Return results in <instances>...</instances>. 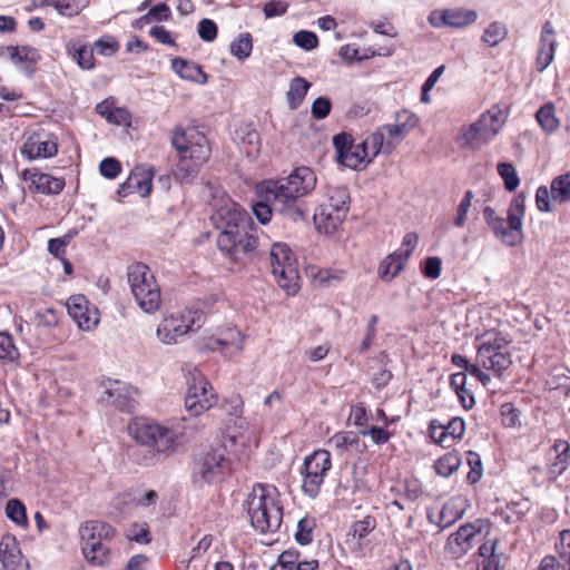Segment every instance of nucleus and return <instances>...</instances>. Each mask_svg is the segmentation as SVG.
Listing matches in <instances>:
<instances>
[{
  "label": "nucleus",
  "mask_w": 570,
  "mask_h": 570,
  "mask_svg": "<svg viewBox=\"0 0 570 570\" xmlns=\"http://www.w3.org/2000/svg\"><path fill=\"white\" fill-rule=\"evenodd\" d=\"M314 170L307 166L295 168L287 177L261 183V190L275 202L276 214L292 222L304 220L307 207L302 197L309 194L316 185Z\"/></svg>",
  "instance_id": "nucleus-1"
},
{
  "label": "nucleus",
  "mask_w": 570,
  "mask_h": 570,
  "mask_svg": "<svg viewBox=\"0 0 570 570\" xmlns=\"http://www.w3.org/2000/svg\"><path fill=\"white\" fill-rule=\"evenodd\" d=\"M170 142L180 157L173 169L175 180L181 184L191 183L198 175L200 167L210 157V147L207 137L195 128H174Z\"/></svg>",
  "instance_id": "nucleus-2"
},
{
  "label": "nucleus",
  "mask_w": 570,
  "mask_h": 570,
  "mask_svg": "<svg viewBox=\"0 0 570 570\" xmlns=\"http://www.w3.org/2000/svg\"><path fill=\"white\" fill-rule=\"evenodd\" d=\"M247 513L254 529L261 533L276 532L283 520L279 493L272 484L257 483L246 500Z\"/></svg>",
  "instance_id": "nucleus-3"
},
{
  "label": "nucleus",
  "mask_w": 570,
  "mask_h": 570,
  "mask_svg": "<svg viewBox=\"0 0 570 570\" xmlns=\"http://www.w3.org/2000/svg\"><path fill=\"white\" fill-rule=\"evenodd\" d=\"M525 213V196L515 195L508 208L507 223L494 208L487 206L483 209L484 220L495 238L507 246L514 247L523 240V217Z\"/></svg>",
  "instance_id": "nucleus-4"
},
{
  "label": "nucleus",
  "mask_w": 570,
  "mask_h": 570,
  "mask_svg": "<svg viewBox=\"0 0 570 570\" xmlns=\"http://www.w3.org/2000/svg\"><path fill=\"white\" fill-rule=\"evenodd\" d=\"M230 469L226 446L217 444L198 453L191 466V483L197 489L212 485L223 480Z\"/></svg>",
  "instance_id": "nucleus-5"
},
{
  "label": "nucleus",
  "mask_w": 570,
  "mask_h": 570,
  "mask_svg": "<svg viewBox=\"0 0 570 570\" xmlns=\"http://www.w3.org/2000/svg\"><path fill=\"white\" fill-rule=\"evenodd\" d=\"M127 281L137 305L147 314L156 313L161 293L151 269L146 264L134 263L127 268Z\"/></svg>",
  "instance_id": "nucleus-6"
},
{
  "label": "nucleus",
  "mask_w": 570,
  "mask_h": 570,
  "mask_svg": "<svg viewBox=\"0 0 570 570\" xmlns=\"http://www.w3.org/2000/svg\"><path fill=\"white\" fill-rule=\"evenodd\" d=\"M475 361L482 368L492 371L495 376H503L512 365V356L509 350L510 341L501 333L488 332L476 337Z\"/></svg>",
  "instance_id": "nucleus-7"
},
{
  "label": "nucleus",
  "mask_w": 570,
  "mask_h": 570,
  "mask_svg": "<svg viewBox=\"0 0 570 570\" xmlns=\"http://www.w3.org/2000/svg\"><path fill=\"white\" fill-rule=\"evenodd\" d=\"M507 116L499 106L484 111L469 126L462 127L458 137L461 147L480 148L491 141L502 129Z\"/></svg>",
  "instance_id": "nucleus-8"
},
{
  "label": "nucleus",
  "mask_w": 570,
  "mask_h": 570,
  "mask_svg": "<svg viewBox=\"0 0 570 570\" xmlns=\"http://www.w3.org/2000/svg\"><path fill=\"white\" fill-rule=\"evenodd\" d=\"M129 433L137 444L166 456L175 452L177 434L171 429L151 421H136L129 425Z\"/></svg>",
  "instance_id": "nucleus-9"
},
{
  "label": "nucleus",
  "mask_w": 570,
  "mask_h": 570,
  "mask_svg": "<svg viewBox=\"0 0 570 570\" xmlns=\"http://www.w3.org/2000/svg\"><path fill=\"white\" fill-rule=\"evenodd\" d=\"M272 274L275 282L287 295H295L299 288L297 261L285 243H275L269 252Z\"/></svg>",
  "instance_id": "nucleus-10"
},
{
  "label": "nucleus",
  "mask_w": 570,
  "mask_h": 570,
  "mask_svg": "<svg viewBox=\"0 0 570 570\" xmlns=\"http://www.w3.org/2000/svg\"><path fill=\"white\" fill-rule=\"evenodd\" d=\"M204 315L198 309H184L163 318L157 327L156 335L164 344H176L178 338L199 328Z\"/></svg>",
  "instance_id": "nucleus-11"
},
{
  "label": "nucleus",
  "mask_w": 570,
  "mask_h": 570,
  "mask_svg": "<svg viewBox=\"0 0 570 570\" xmlns=\"http://www.w3.org/2000/svg\"><path fill=\"white\" fill-rule=\"evenodd\" d=\"M258 245L252 223L235 230L219 232L217 236L218 249L234 262L243 261L253 253Z\"/></svg>",
  "instance_id": "nucleus-12"
},
{
  "label": "nucleus",
  "mask_w": 570,
  "mask_h": 570,
  "mask_svg": "<svg viewBox=\"0 0 570 570\" xmlns=\"http://www.w3.org/2000/svg\"><path fill=\"white\" fill-rule=\"evenodd\" d=\"M331 468V453L327 450H316L304 459L302 490L308 498L315 499L320 494Z\"/></svg>",
  "instance_id": "nucleus-13"
},
{
  "label": "nucleus",
  "mask_w": 570,
  "mask_h": 570,
  "mask_svg": "<svg viewBox=\"0 0 570 570\" xmlns=\"http://www.w3.org/2000/svg\"><path fill=\"white\" fill-rule=\"evenodd\" d=\"M215 395L212 386L204 375L198 371L191 372V382L185 397V407L190 415H200L215 404Z\"/></svg>",
  "instance_id": "nucleus-14"
},
{
  "label": "nucleus",
  "mask_w": 570,
  "mask_h": 570,
  "mask_svg": "<svg viewBox=\"0 0 570 570\" xmlns=\"http://www.w3.org/2000/svg\"><path fill=\"white\" fill-rule=\"evenodd\" d=\"M58 153L57 136L45 129L30 132L21 148V155L28 160L51 158Z\"/></svg>",
  "instance_id": "nucleus-15"
},
{
  "label": "nucleus",
  "mask_w": 570,
  "mask_h": 570,
  "mask_svg": "<svg viewBox=\"0 0 570 570\" xmlns=\"http://www.w3.org/2000/svg\"><path fill=\"white\" fill-rule=\"evenodd\" d=\"M138 390L119 381H109L99 400L121 412L131 413L138 404Z\"/></svg>",
  "instance_id": "nucleus-16"
},
{
  "label": "nucleus",
  "mask_w": 570,
  "mask_h": 570,
  "mask_svg": "<svg viewBox=\"0 0 570 570\" xmlns=\"http://www.w3.org/2000/svg\"><path fill=\"white\" fill-rule=\"evenodd\" d=\"M210 220L220 232L235 230L236 228H242V226L250 224L247 213L232 200L226 202L217 208L210 216Z\"/></svg>",
  "instance_id": "nucleus-17"
},
{
  "label": "nucleus",
  "mask_w": 570,
  "mask_h": 570,
  "mask_svg": "<svg viewBox=\"0 0 570 570\" xmlns=\"http://www.w3.org/2000/svg\"><path fill=\"white\" fill-rule=\"evenodd\" d=\"M481 532V527L473 523L461 525L452 533L445 544L446 551L455 559L463 557L472 549L475 537Z\"/></svg>",
  "instance_id": "nucleus-18"
},
{
  "label": "nucleus",
  "mask_w": 570,
  "mask_h": 570,
  "mask_svg": "<svg viewBox=\"0 0 570 570\" xmlns=\"http://www.w3.org/2000/svg\"><path fill=\"white\" fill-rule=\"evenodd\" d=\"M21 178L30 183L32 191L45 195H57L62 191L66 185L63 178L53 177L37 169H24L21 173Z\"/></svg>",
  "instance_id": "nucleus-19"
},
{
  "label": "nucleus",
  "mask_w": 570,
  "mask_h": 570,
  "mask_svg": "<svg viewBox=\"0 0 570 570\" xmlns=\"http://www.w3.org/2000/svg\"><path fill=\"white\" fill-rule=\"evenodd\" d=\"M68 314L79 328L90 331L98 324L97 311L89 307V302L82 295L72 296L67 302Z\"/></svg>",
  "instance_id": "nucleus-20"
},
{
  "label": "nucleus",
  "mask_w": 570,
  "mask_h": 570,
  "mask_svg": "<svg viewBox=\"0 0 570 570\" xmlns=\"http://www.w3.org/2000/svg\"><path fill=\"white\" fill-rule=\"evenodd\" d=\"M0 561L2 570H29V563L23 558L17 539L10 534L2 537L0 541Z\"/></svg>",
  "instance_id": "nucleus-21"
},
{
  "label": "nucleus",
  "mask_w": 570,
  "mask_h": 570,
  "mask_svg": "<svg viewBox=\"0 0 570 570\" xmlns=\"http://www.w3.org/2000/svg\"><path fill=\"white\" fill-rule=\"evenodd\" d=\"M376 521L373 517H365L355 521L347 534L346 543L352 551L363 553L370 550L367 535L375 529Z\"/></svg>",
  "instance_id": "nucleus-22"
},
{
  "label": "nucleus",
  "mask_w": 570,
  "mask_h": 570,
  "mask_svg": "<svg viewBox=\"0 0 570 570\" xmlns=\"http://www.w3.org/2000/svg\"><path fill=\"white\" fill-rule=\"evenodd\" d=\"M558 559L554 556H546L538 567V570H570V530L560 532L559 540L556 543Z\"/></svg>",
  "instance_id": "nucleus-23"
},
{
  "label": "nucleus",
  "mask_w": 570,
  "mask_h": 570,
  "mask_svg": "<svg viewBox=\"0 0 570 570\" xmlns=\"http://www.w3.org/2000/svg\"><path fill=\"white\" fill-rule=\"evenodd\" d=\"M347 213L332 205H321L314 213L313 219L318 232L326 235L335 233L346 218Z\"/></svg>",
  "instance_id": "nucleus-24"
},
{
  "label": "nucleus",
  "mask_w": 570,
  "mask_h": 570,
  "mask_svg": "<svg viewBox=\"0 0 570 570\" xmlns=\"http://www.w3.org/2000/svg\"><path fill=\"white\" fill-rule=\"evenodd\" d=\"M554 28L550 21H547L541 30L540 46L535 59V68L542 72L554 59L557 41L554 39Z\"/></svg>",
  "instance_id": "nucleus-25"
},
{
  "label": "nucleus",
  "mask_w": 570,
  "mask_h": 570,
  "mask_svg": "<svg viewBox=\"0 0 570 570\" xmlns=\"http://www.w3.org/2000/svg\"><path fill=\"white\" fill-rule=\"evenodd\" d=\"M115 533L116 531L110 524L98 520L86 521L79 528L81 544L110 540L115 537Z\"/></svg>",
  "instance_id": "nucleus-26"
},
{
  "label": "nucleus",
  "mask_w": 570,
  "mask_h": 570,
  "mask_svg": "<svg viewBox=\"0 0 570 570\" xmlns=\"http://www.w3.org/2000/svg\"><path fill=\"white\" fill-rule=\"evenodd\" d=\"M171 69L181 79L205 85L208 81L207 73L203 68L194 61L186 60L180 57L171 59Z\"/></svg>",
  "instance_id": "nucleus-27"
},
{
  "label": "nucleus",
  "mask_w": 570,
  "mask_h": 570,
  "mask_svg": "<svg viewBox=\"0 0 570 570\" xmlns=\"http://www.w3.org/2000/svg\"><path fill=\"white\" fill-rule=\"evenodd\" d=\"M67 52L72 60L83 70H91L95 67L94 49L77 40L67 43Z\"/></svg>",
  "instance_id": "nucleus-28"
},
{
  "label": "nucleus",
  "mask_w": 570,
  "mask_h": 570,
  "mask_svg": "<svg viewBox=\"0 0 570 570\" xmlns=\"http://www.w3.org/2000/svg\"><path fill=\"white\" fill-rule=\"evenodd\" d=\"M258 200L253 205V214L261 224H267L272 219L273 213H276L275 202L267 197V193L261 190V183L256 186Z\"/></svg>",
  "instance_id": "nucleus-29"
},
{
  "label": "nucleus",
  "mask_w": 570,
  "mask_h": 570,
  "mask_svg": "<svg viewBox=\"0 0 570 570\" xmlns=\"http://www.w3.org/2000/svg\"><path fill=\"white\" fill-rule=\"evenodd\" d=\"M556 458L550 465V473L561 475L570 465V444L564 440H556L553 446Z\"/></svg>",
  "instance_id": "nucleus-30"
},
{
  "label": "nucleus",
  "mask_w": 570,
  "mask_h": 570,
  "mask_svg": "<svg viewBox=\"0 0 570 570\" xmlns=\"http://www.w3.org/2000/svg\"><path fill=\"white\" fill-rule=\"evenodd\" d=\"M362 147L370 151V159H374L379 154H390L393 150L392 141L385 140V132L382 128L371 134L363 142Z\"/></svg>",
  "instance_id": "nucleus-31"
},
{
  "label": "nucleus",
  "mask_w": 570,
  "mask_h": 570,
  "mask_svg": "<svg viewBox=\"0 0 570 570\" xmlns=\"http://www.w3.org/2000/svg\"><path fill=\"white\" fill-rule=\"evenodd\" d=\"M41 4L55 8L61 16L75 17L89 6V0H41Z\"/></svg>",
  "instance_id": "nucleus-32"
},
{
  "label": "nucleus",
  "mask_w": 570,
  "mask_h": 570,
  "mask_svg": "<svg viewBox=\"0 0 570 570\" xmlns=\"http://www.w3.org/2000/svg\"><path fill=\"white\" fill-rule=\"evenodd\" d=\"M311 83L303 77H295L289 82V88L286 94L288 107L293 110L297 109L303 102Z\"/></svg>",
  "instance_id": "nucleus-33"
},
{
  "label": "nucleus",
  "mask_w": 570,
  "mask_h": 570,
  "mask_svg": "<svg viewBox=\"0 0 570 570\" xmlns=\"http://www.w3.org/2000/svg\"><path fill=\"white\" fill-rule=\"evenodd\" d=\"M535 119L541 129L550 135L558 130L560 121L556 116L554 105L552 102L544 104L535 112Z\"/></svg>",
  "instance_id": "nucleus-34"
},
{
  "label": "nucleus",
  "mask_w": 570,
  "mask_h": 570,
  "mask_svg": "<svg viewBox=\"0 0 570 570\" xmlns=\"http://www.w3.org/2000/svg\"><path fill=\"white\" fill-rule=\"evenodd\" d=\"M7 50L9 51L10 59L17 66H20V65H27V67L33 66L41 58L39 51L36 48L29 47V46H21V47L10 46L7 48Z\"/></svg>",
  "instance_id": "nucleus-35"
},
{
  "label": "nucleus",
  "mask_w": 570,
  "mask_h": 570,
  "mask_svg": "<svg viewBox=\"0 0 570 570\" xmlns=\"http://www.w3.org/2000/svg\"><path fill=\"white\" fill-rule=\"evenodd\" d=\"M406 262L394 252L383 259L379 265V276L383 281H391L396 277L404 268Z\"/></svg>",
  "instance_id": "nucleus-36"
},
{
  "label": "nucleus",
  "mask_w": 570,
  "mask_h": 570,
  "mask_svg": "<svg viewBox=\"0 0 570 570\" xmlns=\"http://www.w3.org/2000/svg\"><path fill=\"white\" fill-rule=\"evenodd\" d=\"M242 343L240 332L235 328H228L220 337L210 338L207 346L213 351L232 347L236 352H240L243 348Z\"/></svg>",
  "instance_id": "nucleus-37"
},
{
  "label": "nucleus",
  "mask_w": 570,
  "mask_h": 570,
  "mask_svg": "<svg viewBox=\"0 0 570 570\" xmlns=\"http://www.w3.org/2000/svg\"><path fill=\"white\" fill-rule=\"evenodd\" d=\"M82 554L88 562L95 566H104L108 561L109 549L99 541L81 544Z\"/></svg>",
  "instance_id": "nucleus-38"
},
{
  "label": "nucleus",
  "mask_w": 570,
  "mask_h": 570,
  "mask_svg": "<svg viewBox=\"0 0 570 570\" xmlns=\"http://www.w3.org/2000/svg\"><path fill=\"white\" fill-rule=\"evenodd\" d=\"M478 19V12L472 9L452 8L448 9V20L450 28H464L473 24Z\"/></svg>",
  "instance_id": "nucleus-39"
},
{
  "label": "nucleus",
  "mask_w": 570,
  "mask_h": 570,
  "mask_svg": "<svg viewBox=\"0 0 570 570\" xmlns=\"http://www.w3.org/2000/svg\"><path fill=\"white\" fill-rule=\"evenodd\" d=\"M551 198L553 202L563 204L570 202V171L562 174L551 181Z\"/></svg>",
  "instance_id": "nucleus-40"
},
{
  "label": "nucleus",
  "mask_w": 570,
  "mask_h": 570,
  "mask_svg": "<svg viewBox=\"0 0 570 570\" xmlns=\"http://www.w3.org/2000/svg\"><path fill=\"white\" fill-rule=\"evenodd\" d=\"M337 161L351 169H358L360 165L367 159V161H372L370 159V151H366L364 147H362V142L352 146V149H350L345 155L343 156H336Z\"/></svg>",
  "instance_id": "nucleus-41"
},
{
  "label": "nucleus",
  "mask_w": 570,
  "mask_h": 570,
  "mask_svg": "<svg viewBox=\"0 0 570 570\" xmlns=\"http://www.w3.org/2000/svg\"><path fill=\"white\" fill-rule=\"evenodd\" d=\"M508 36V28L505 23L501 21L491 22L485 29L481 37V40L488 47H495L502 42Z\"/></svg>",
  "instance_id": "nucleus-42"
},
{
  "label": "nucleus",
  "mask_w": 570,
  "mask_h": 570,
  "mask_svg": "<svg viewBox=\"0 0 570 570\" xmlns=\"http://www.w3.org/2000/svg\"><path fill=\"white\" fill-rule=\"evenodd\" d=\"M461 465L460 454L455 451L449 452L441 456L434 463L436 473L441 476L448 478L454 473Z\"/></svg>",
  "instance_id": "nucleus-43"
},
{
  "label": "nucleus",
  "mask_w": 570,
  "mask_h": 570,
  "mask_svg": "<svg viewBox=\"0 0 570 570\" xmlns=\"http://www.w3.org/2000/svg\"><path fill=\"white\" fill-rule=\"evenodd\" d=\"M322 205H332L335 209H343L345 213L348 212L350 205V193L344 186L328 187L327 199Z\"/></svg>",
  "instance_id": "nucleus-44"
},
{
  "label": "nucleus",
  "mask_w": 570,
  "mask_h": 570,
  "mask_svg": "<svg viewBox=\"0 0 570 570\" xmlns=\"http://www.w3.org/2000/svg\"><path fill=\"white\" fill-rule=\"evenodd\" d=\"M230 53L238 60L247 59L253 50V37L249 32H243L230 43Z\"/></svg>",
  "instance_id": "nucleus-45"
},
{
  "label": "nucleus",
  "mask_w": 570,
  "mask_h": 570,
  "mask_svg": "<svg viewBox=\"0 0 570 570\" xmlns=\"http://www.w3.org/2000/svg\"><path fill=\"white\" fill-rule=\"evenodd\" d=\"M316 525L315 519L312 517H304L297 522V530L295 532V540L301 546L309 544L313 540V530Z\"/></svg>",
  "instance_id": "nucleus-46"
},
{
  "label": "nucleus",
  "mask_w": 570,
  "mask_h": 570,
  "mask_svg": "<svg viewBox=\"0 0 570 570\" xmlns=\"http://www.w3.org/2000/svg\"><path fill=\"white\" fill-rule=\"evenodd\" d=\"M130 177L134 178V189L139 193L140 196L146 197L151 191V174L147 170L136 168L130 173Z\"/></svg>",
  "instance_id": "nucleus-47"
},
{
  "label": "nucleus",
  "mask_w": 570,
  "mask_h": 570,
  "mask_svg": "<svg viewBox=\"0 0 570 570\" xmlns=\"http://www.w3.org/2000/svg\"><path fill=\"white\" fill-rule=\"evenodd\" d=\"M464 431L465 422L462 417L455 416L449 420L442 430V433L444 434V446H450V444H446L449 439L452 441L461 439L464 434Z\"/></svg>",
  "instance_id": "nucleus-48"
},
{
  "label": "nucleus",
  "mask_w": 570,
  "mask_h": 570,
  "mask_svg": "<svg viewBox=\"0 0 570 570\" xmlns=\"http://www.w3.org/2000/svg\"><path fill=\"white\" fill-rule=\"evenodd\" d=\"M498 173L503 179L507 190L513 191L518 188L520 178L511 163H500L498 165Z\"/></svg>",
  "instance_id": "nucleus-49"
},
{
  "label": "nucleus",
  "mask_w": 570,
  "mask_h": 570,
  "mask_svg": "<svg viewBox=\"0 0 570 570\" xmlns=\"http://www.w3.org/2000/svg\"><path fill=\"white\" fill-rule=\"evenodd\" d=\"M19 357L18 348L13 343V337L8 333H0V360L3 362H14Z\"/></svg>",
  "instance_id": "nucleus-50"
},
{
  "label": "nucleus",
  "mask_w": 570,
  "mask_h": 570,
  "mask_svg": "<svg viewBox=\"0 0 570 570\" xmlns=\"http://www.w3.org/2000/svg\"><path fill=\"white\" fill-rule=\"evenodd\" d=\"M7 517L18 525L27 524V513L24 504L18 499H11L6 505Z\"/></svg>",
  "instance_id": "nucleus-51"
},
{
  "label": "nucleus",
  "mask_w": 570,
  "mask_h": 570,
  "mask_svg": "<svg viewBox=\"0 0 570 570\" xmlns=\"http://www.w3.org/2000/svg\"><path fill=\"white\" fill-rule=\"evenodd\" d=\"M501 421L505 428H518L521 425L520 410L512 403H503L500 407Z\"/></svg>",
  "instance_id": "nucleus-52"
},
{
  "label": "nucleus",
  "mask_w": 570,
  "mask_h": 570,
  "mask_svg": "<svg viewBox=\"0 0 570 570\" xmlns=\"http://www.w3.org/2000/svg\"><path fill=\"white\" fill-rule=\"evenodd\" d=\"M111 507L119 512L120 515L130 513L136 508L135 497L132 491L124 492L115 497L111 501Z\"/></svg>",
  "instance_id": "nucleus-53"
},
{
  "label": "nucleus",
  "mask_w": 570,
  "mask_h": 570,
  "mask_svg": "<svg viewBox=\"0 0 570 570\" xmlns=\"http://www.w3.org/2000/svg\"><path fill=\"white\" fill-rule=\"evenodd\" d=\"M358 436L353 432H340L332 436L330 443L336 450H348L358 446Z\"/></svg>",
  "instance_id": "nucleus-54"
},
{
  "label": "nucleus",
  "mask_w": 570,
  "mask_h": 570,
  "mask_svg": "<svg viewBox=\"0 0 570 570\" xmlns=\"http://www.w3.org/2000/svg\"><path fill=\"white\" fill-rule=\"evenodd\" d=\"M94 49L104 57L114 56L119 49V42L112 36H102L94 42Z\"/></svg>",
  "instance_id": "nucleus-55"
},
{
  "label": "nucleus",
  "mask_w": 570,
  "mask_h": 570,
  "mask_svg": "<svg viewBox=\"0 0 570 570\" xmlns=\"http://www.w3.org/2000/svg\"><path fill=\"white\" fill-rule=\"evenodd\" d=\"M473 198H474L473 191L466 190L462 200L460 202V204L458 206L456 216L453 219V225L455 227L464 226Z\"/></svg>",
  "instance_id": "nucleus-56"
},
{
  "label": "nucleus",
  "mask_w": 570,
  "mask_h": 570,
  "mask_svg": "<svg viewBox=\"0 0 570 570\" xmlns=\"http://www.w3.org/2000/svg\"><path fill=\"white\" fill-rule=\"evenodd\" d=\"M293 42L304 49V50H313L317 47L318 45V38L317 36L312 32V31H307V30H299L297 32L294 33L293 36Z\"/></svg>",
  "instance_id": "nucleus-57"
},
{
  "label": "nucleus",
  "mask_w": 570,
  "mask_h": 570,
  "mask_svg": "<svg viewBox=\"0 0 570 570\" xmlns=\"http://www.w3.org/2000/svg\"><path fill=\"white\" fill-rule=\"evenodd\" d=\"M382 130L387 135L389 141H392L393 147L404 139V137L411 131L404 124H389L382 126Z\"/></svg>",
  "instance_id": "nucleus-58"
},
{
  "label": "nucleus",
  "mask_w": 570,
  "mask_h": 570,
  "mask_svg": "<svg viewBox=\"0 0 570 570\" xmlns=\"http://www.w3.org/2000/svg\"><path fill=\"white\" fill-rule=\"evenodd\" d=\"M99 170L104 177L108 179H114L120 174L121 164L118 159L114 157H108L100 161Z\"/></svg>",
  "instance_id": "nucleus-59"
},
{
  "label": "nucleus",
  "mask_w": 570,
  "mask_h": 570,
  "mask_svg": "<svg viewBox=\"0 0 570 570\" xmlns=\"http://www.w3.org/2000/svg\"><path fill=\"white\" fill-rule=\"evenodd\" d=\"M288 3L284 0H271L263 7L266 19L284 16L287 12Z\"/></svg>",
  "instance_id": "nucleus-60"
},
{
  "label": "nucleus",
  "mask_w": 570,
  "mask_h": 570,
  "mask_svg": "<svg viewBox=\"0 0 570 570\" xmlns=\"http://www.w3.org/2000/svg\"><path fill=\"white\" fill-rule=\"evenodd\" d=\"M299 554L296 551H284L279 554L278 561L272 567V570H294Z\"/></svg>",
  "instance_id": "nucleus-61"
},
{
  "label": "nucleus",
  "mask_w": 570,
  "mask_h": 570,
  "mask_svg": "<svg viewBox=\"0 0 570 570\" xmlns=\"http://www.w3.org/2000/svg\"><path fill=\"white\" fill-rule=\"evenodd\" d=\"M217 26L212 19H202L198 23V36L206 42H212L217 37Z\"/></svg>",
  "instance_id": "nucleus-62"
},
{
  "label": "nucleus",
  "mask_w": 570,
  "mask_h": 570,
  "mask_svg": "<svg viewBox=\"0 0 570 570\" xmlns=\"http://www.w3.org/2000/svg\"><path fill=\"white\" fill-rule=\"evenodd\" d=\"M331 109V100L327 97H318L313 101L311 112L315 119H324L330 115Z\"/></svg>",
  "instance_id": "nucleus-63"
},
{
  "label": "nucleus",
  "mask_w": 570,
  "mask_h": 570,
  "mask_svg": "<svg viewBox=\"0 0 570 570\" xmlns=\"http://www.w3.org/2000/svg\"><path fill=\"white\" fill-rule=\"evenodd\" d=\"M442 262L439 257H428L422 267V273L426 278L436 279L441 275Z\"/></svg>",
  "instance_id": "nucleus-64"
}]
</instances>
